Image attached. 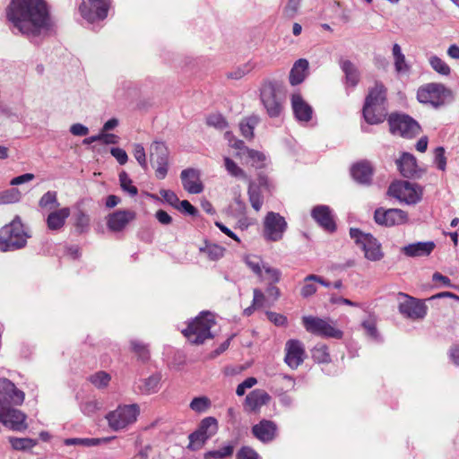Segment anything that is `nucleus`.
I'll use <instances>...</instances> for the list:
<instances>
[{
	"label": "nucleus",
	"instance_id": "39448f33",
	"mask_svg": "<svg viewBox=\"0 0 459 459\" xmlns=\"http://www.w3.org/2000/svg\"><path fill=\"white\" fill-rule=\"evenodd\" d=\"M302 325L307 332L324 338L342 339L343 333L328 319L314 316L302 317Z\"/></svg>",
	"mask_w": 459,
	"mask_h": 459
},
{
	"label": "nucleus",
	"instance_id": "4c0bfd02",
	"mask_svg": "<svg viewBox=\"0 0 459 459\" xmlns=\"http://www.w3.org/2000/svg\"><path fill=\"white\" fill-rule=\"evenodd\" d=\"M115 437H103V438H75V439H67L65 443L67 445H74L80 444L86 446H94L108 444Z\"/></svg>",
	"mask_w": 459,
	"mask_h": 459
},
{
	"label": "nucleus",
	"instance_id": "bb28decb",
	"mask_svg": "<svg viewBox=\"0 0 459 459\" xmlns=\"http://www.w3.org/2000/svg\"><path fill=\"white\" fill-rule=\"evenodd\" d=\"M351 174L358 182L368 184L371 180L373 168L369 161L362 160L352 166Z\"/></svg>",
	"mask_w": 459,
	"mask_h": 459
},
{
	"label": "nucleus",
	"instance_id": "f704fd0d",
	"mask_svg": "<svg viewBox=\"0 0 459 459\" xmlns=\"http://www.w3.org/2000/svg\"><path fill=\"white\" fill-rule=\"evenodd\" d=\"M4 388L6 391V394L12 403L16 405L22 404L24 401V393L16 388V386L9 382H4Z\"/></svg>",
	"mask_w": 459,
	"mask_h": 459
},
{
	"label": "nucleus",
	"instance_id": "79ce46f5",
	"mask_svg": "<svg viewBox=\"0 0 459 459\" xmlns=\"http://www.w3.org/2000/svg\"><path fill=\"white\" fill-rule=\"evenodd\" d=\"M429 64L433 70H435L439 74L449 75L451 73V69L448 65L437 56H432L429 57Z\"/></svg>",
	"mask_w": 459,
	"mask_h": 459
},
{
	"label": "nucleus",
	"instance_id": "a19ab883",
	"mask_svg": "<svg viewBox=\"0 0 459 459\" xmlns=\"http://www.w3.org/2000/svg\"><path fill=\"white\" fill-rule=\"evenodd\" d=\"M59 205L56 192L48 191L39 200V206L45 209H56Z\"/></svg>",
	"mask_w": 459,
	"mask_h": 459
},
{
	"label": "nucleus",
	"instance_id": "58836bf2",
	"mask_svg": "<svg viewBox=\"0 0 459 459\" xmlns=\"http://www.w3.org/2000/svg\"><path fill=\"white\" fill-rule=\"evenodd\" d=\"M262 281L268 282L270 285L276 283L280 281L281 273L278 269L270 267V266H263V270L259 274Z\"/></svg>",
	"mask_w": 459,
	"mask_h": 459
},
{
	"label": "nucleus",
	"instance_id": "8fccbe9b",
	"mask_svg": "<svg viewBox=\"0 0 459 459\" xmlns=\"http://www.w3.org/2000/svg\"><path fill=\"white\" fill-rule=\"evenodd\" d=\"M211 406V401L207 397H196L191 403L190 407L195 411H204Z\"/></svg>",
	"mask_w": 459,
	"mask_h": 459
},
{
	"label": "nucleus",
	"instance_id": "603ef678",
	"mask_svg": "<svg viewBox=\"0 0 459 459\" xmlns=\"http://www.w3.org/2000/svg\"><path fill=\"white\" fill-rule=\"evenodd\" d=\"M160 195L162 197V200L176 208L178 204H179V198L177 194L171 190L160 189Z\"/></svg>",
	"mask_w": 459,
	"mask_h": 459
},
{
	"label": "nucleus",
	"instance_id": "864d4df0",
	"mask_svg": "<svg viewBox=\"0 0 459 459\" xmlns=\"http://www.w3.org/2000/svg\"><path fill=\"white\" fill-rule=\"evenodd\" d=\"M21 198V193L18 189L13 188L4 192L0 195V201L4 204L15 203Z\"/></svg>",
	"mask_w": 459,
	"mask_h": 459
},
{
	"label": "nucleus",
	"instance_id": "7ed1b4c3",
	"mask_svg": "<svg viewBox=\"0 0 459 459\" xmlns=\"http://www.w3.org/2000/svg\"><path fill=\"white\" fill-rule=\"evenodd\" d=\"M27 237L20 217L16 216L11 223L0 229V251L6 252L23 247Z\"/></svg>",
	"mask_w": 459,
	"mask_h": 459
},
{
	"label": "nucleus",
	"instance_id": "69168bd1",
	"mask_svg": "<svg viewBox=\"0 0 459 459\" xmlns=\"http://www.w3.org/2000/svg\"><path fill=\"white\" fill-rule=\"evenodd\" d=\"M175 209L192 216H195L197 212L196 208L193 206L187 200L179 201V204H178Z\"/></svg>",
	"mask_w": 459,
	"mask_h": 459
},
{
	"label": "nucleus",
	"instance_id": "4d7b16f0",
	"mask_svg": "<svg viewBox=\"0 0 459 459\" xmlns=\"http://www.w3.org/2000/svg\"><path fill=\"white\" fill-rule=\"evenodd\" d=\"M312 356H313L314 359L318 362H327L329 360V354L327 352V348L325 345L316 347L312 351Z\"/></svg>",
	"mask_w": 459,
	"mask_h": 459
},
{
	"label": "nucleus",
	"instance_id": "473e14b6",
	"mask_svg": "<svg viewBox=\"0 0 459 459\" xmlns=\"http://www.w3.org/2000/svg\"><path fill=\"white\" fill-rule=\"evenodd\" d=\"M197 430L201 432L206 439H209L216 434L218 430V421L213 417H207L201 421Z\"/></svg>",
	"mask_w": 459,
	"mask_h": 459
},
{
	"label": "nucleus",
	"instance_id": "cd10ccee",
	"mask_svg": "<svg viewBox=\"0 0 459 459\" xmlns=\"http://www.w3.org/2000/svg\"><path fill=\"white\" fill-rule=\"evenodd\" d=\"M156 153L160 154V161L155 169L156 177L160 179H163L168 172V152L167 148L162 143H155L152 146Z\"/></svg>",
	"mask_w": 459,
	"mask_h": 459
},
{
	"label": "nucleus",
	"instance_id": "09e8293b",
	"mask_svg": "<svg viewBox=\"0 0 459 459\" xmlns=\"http://www.w3.org/2000/svg\"><path fill=\"white\" fill-rule=\"evenodd\" d=\"M10 443L12 446L16 450L31 448L35 445V442L30 438L11 437Z\"/></svg>",
	"mask_w": 459,
	"mask_h": 459
},
{
	"label": "nucleus",
	"instance_id": "2f4dec72",
	"mask_svg": "<svg viewBox=\"0 0 459 459\" xmlns=\"http://www.w3.org/2000/svg\"><path fill=\"white\" fill-rule=\"evenodd\" d=\"M421 132L420 124L411 117L403 114V137L414 138Z\"/></svg>",
	"mask_w": 459,
	"mask_h": 459
},
{
	"label": "nucleus",
	"instance_id": "6e6d98bb",
	"mask_svg": "<svg viewBox=\"0 0 459 459\" xmlns=\"http://www.w3.org/2000/svg\"><path fill=\"white\" fill-rule=\"evenodd\" d=\"M207 124L218 129H224L227 122L221 114H212L207 117Z\"/></svg>",
	"mask_w": 459,
	"mask_h": 459
},
{
	"label": "nucleus",
	"instance_id": "6e6552de",
	"mask_svg": "<svg viewBox=\"0 0 459 459\" xmlns=\"http://www.w3.org/2000/svg\"><path fill=\"white\" fill-rule=\"evenodd\" d=\"M110 4V0H81L78 10L83 19L95 22L107 17Z\"/></svg>",
	"mask_w": 459,
	"mask_h": 459
},
{
	"label": "nucleus",
	"instance_id": "a211bd4d",
	"mask_svg": "<svg viewBox=\"0 0 459 459\" xmlns=\"http://www.w3.org/2000/svg\"><path fill=\"white\" fill-rule=\"evenodd\" d=\"M254 437L262 442H270L276 437L277 427L276 424L268 420H262L259 423L252 428Z\"/></svg>",
	"mask_w": 459,
	"mask_h": 459
},
{
	"label": "nucleus",
	"instance_id": "4468645a",
	"mask_svg": "<svg viewBox=\"0 0 459 459\" xmlns=\"http://www.w3.org/2000/svg\"><path fill=\"white\" fill-rule=\"evenodd\" d=\"M428 307L424 302L403 293V314L413 320H422L427 315Z\"/></svg>",
	"mask_w": 459,
	"mask_h": 459
},
{
	"label": "nucleus",
	"instance_id": "c9c22d12",
	"mask_svg": "<svg viewBox=\"0 0 459 459\" xmlns=\"http://www.w3.org/2000/svg\"><path fill=\"white\" fill-rule=\"evenodd\" d=\"M200 252L205 254L211 260H218L224 255L225 248L217 244L207 243L204 247L200 248Z\"/></svg>",
	"mask_w": 459,
	"mask_h": 459
},
{
	"label": "nucleus",
	"instance_id": "e2e57ef3",
	"mask_svg": "<svg viewBox=\"0 0 459 459\" xmlns=\"http://www.w3.org/2000/svg\"><path fill=\"white\" fill-rule=\"evenodd\" d=\"M257 380L255 377H247L241 384H239L237 387L236 393L238 396H242L245 394L247 389L252 388L255 385H256Z\"/></svg>",
	"mask_w": 459,
	"mask_h": 459
},
{
	"label": "nucleus",
	"instance_id": "e433bc0d",
	"mask_svg": "<svg viewBox=\"0 0 459 459\" xmlns=\"http://www.w3.org/2000/svg\"><path fill=\"white\" fill-rule=\"evenodd\" d=\"M224 167L227 172L234 178L247 179V176L243 169H241L234 160L229 157H224Z\"/></svg>",
	"mask_w": 459,
	"mask_h": 459
},
{
	"label": "nucleus",
	"instance_id": "9d476101",
	"mask_svg": "<svg viewBox=\"0 0 459 459\" xmlns=\"http://www.w3.org/2000/svg\"><path fill=\"white\" fill-rule=\"evenodd\" d=\"M350 234L351 238L363 249L368 259L377 261L382 258L381 247L371 235L364 234L357 229H351Z\"/></svg>",
	"mask_w": 459,
	"mask_h": 459
},
{
	"label": "nucleus",
	"instance_id": "f03ea898",
	"mask_svg": "<svg viewBox=\"0 0 459 459\" xmlns=\"http://www.w3.org/2000/svg\"><path fill=\"white\" fill-rule=\"evenodd\" d=\"M214 325V316L210 312H202L188 324L182 333L191 343L202 344L212 338L211 329Z\"/></svg>",
	"mask_w": 459,
	"mask_h": 459
},
{
	"label": "nucleus",
	"instance_id": "412c9836",
	"mask_svg": "<svg viewBox=\"0 0 459 459\" xmlns=\"http://www.w3.org/2000/svg\"><path fill=\"white\" fill-rule=\"evenodd\" d=\"M69 207L54 209L49 212L47 218L48 229L52 231L60 230L65 224L66 219L70 216Z\"/></svg>",
	"mask_w": 459,
	"mask_h": 459
},
{
	"label": "nucleus",
	"instance_id": "ea45409f",
	"mask_svg": "<svg viewBox=\"0 0 459 459\" xmlns=\"http://www.w3.org/2000/svg\"><path fill=\"white\" fill-rule=\"evenodd\" d=\"M119 183L124 192H126L131 196H134L137 195L138 189L134 185L132 179L129 178L126 171H122L119 173Z\"/></svg>",
	"mask_w": 459,
	"mask_h": 459
},
{
	"label": "nucleus",
	"instance_id": "423d86ee",
	"mask_svg": "<svg viewBox=\"0 0 459 459\" xmlns=\"http://www.w3.org/2000/svg\"><path fill=\"white\" fill-rule=\"evenodd\" d=\"M420 102L437 108L453 99L452 91L441 83H428L418 90Z\"/></svg>",
	"mask_w": 459,
	"mask_h": 459
},
{
	"label": "nucleus",
	"instance_id": "4be33fe9",
	"mask_svg": "<svg viewBox=\"0 0 459 459\" xmlns=\"http://www.w3.org/2000/svg\"><path fill=\"white\" fill-rule=\"evenodd\" d=\"M424 188L421 185L403 180V204L414 205L420 203L423 196Z\"/></svg>",
	"mask_w": 459,
	"mask_h": 459
},
{
	"label": "nucleus",
	"instance_id": "052dcab7",
	"mask_svg": "<svg viewBox=\"0 0 459 459\" xmlns=\"http://www.w3.org/2000/svg\"><path fill=\"white\" fill-rule=\"evenodd\" d=\"M387 196L402 200V183L399 180L392 182L387 191Z\"/></svg>",
	"mask_w": 459,
	"mask_h": 459
},
{
	"label": "nucleus",
	"instance_id": "dca6fc26",
	"mask_svg": "<svg viewBox=\"0 0 459 459\" xmlns=\"http://www.w3.org/2000/svg\"><path fill=\"white\" fill-rule=\"evenodd\" d=\"M184 189L190 194H200L204 190L203 182L200 179V172L195 169H186L180 175Z\"/></svg>",
	"mask_w": 459,
	"mask_h": 459
},
{
	"label": "nucleus",
	"instance_id": "f257e3e1",
	"mask_svg": "<svg viewBox=\"0 0 459 459\" xmlns=\"http://www.w3.org/2000/svg\"><path fill=\"white\" fill-rule=\"evenodd\" d=\"M6 16L21 33L29 37L40 35L50 24L45 0H12Z\"/></svg>",
	"mask_w": 459,
	"mask_h": 459
},
{
	"label": "nucleus",
	"instance_id": "5701e85b",
	"mask_svg": "<svg viewBox=\"0 0 459 459\" xmlns=\"http://www.w3.org/2000/svg\"><path fill=\"white\" fill-rule=\"evenodd\" d=\"M363 117L367 123L377 125L382 123L386 117V108L385 105H370L364 103Z\"/></svg>",
	"mask_w": 459,
	"mask_h": 459
},
{
	"label": "nucleus",
	"instance_id": "c03bdc74",
	"mask_svg": "<svg viewBox=\"0 0 459 459\" xmlns=\"http://www.w3.org/2000/svg\"><path fill=\"white\" fill-rule=\"evenodd\" d=\"M342 67L346 74L347 82L351 83V86H355L359 82V75L352 64L349 61H345L342 63Z\"/></svg>",
	"mask_w": 459,
	"mask_h": 459
},
{
	"label": "nucleus",
	"instance_id": "de8ad7c7",
	"mask_svg": "<svg viewBox=\"0 0 459 459\" xmlns=\"http://www.w3.org/2000/svg\"><path fill=\"white\" fill-rule=\"evenodd\" d=\"M256 123L257 119L255 117H248L243 120L240 123L242 135L246 138H252L254 134L253 130Z\"/></svg>",
	"mask_w": 459,
	"mask_h": 459
},
{
	"label": "nucleus",
	"instance_id": "338daca9",
	"mask_svg": "<svg viewBox=\"0 0 459 459\" xmlns=\"http://www.w3.org/2000/svg\"><path fill=\"white\" fill-rule=\"evenodd\" d=\"M268 319L277 326H283L287 324V317L275 312H267Z\"/></svg>",
	"mask_w": 459,
	"mask_h": 459
},
{
	"label": "nucleus",
	"instance_id": "13d9d810",
	"mask_svg": "<svg viewBox=\"0 0 459 459\" xmlns=\"http://www.w3.org/2000/svg\"><path fill=\"white\" fill-rule=\"evenodd\" d=\"M435 163L440 170H445L446 166V159L445 157V149L443 147H437L434 151Z\"/></svg>",
	"mask_w": 459,
	"mask_h": 459
},
{
	"label": "nucleus",
	"instance_id": "3c124183",
	"mask_svg": "<svg viewBox=\"0 0 459 459\" xmlns=\"http://www.w3.org/2000/svg\"><path fill=\"white\" fill-rule=\"evenodd\" d=\"M74 225L82 232L85 230L90 224L89 216L82 211H79L74 215Z\"/></svg>",
	"mask_w": 459,
	"mask_h": 459
},
{
	"label": "nucleus",
	"instance_id": "0eeeda50",
	"mask_svg": "<svg viewBox=\"0 0 459 459\" xmlns=\"http://www.w3.org/2000/svg\"><path fill=\"white\" fill-rule=\"evenodd\" d=\"M261 100L271 117H280L283 111L284 100L280 96L279 90L273 82H264L261 88Z\"/></svg>",
	"mask_w": 459,
	"mask_h": 459
},
{
	"label": "nucleus",
	"instance_id": "f8f14e48",
	"mask_svg": "<svg viewBox=\"0 0 459 459\" xmlns=\"http://www.w3.org/2000/svg\"><path fill=\"white\" fill-rule=\"evenodd\" d=\"M284 360L291 368H297L303 361L306 351L303 343L299 340H289L285 344Z\"/></svg>",
	"mask_w": 459,
	"mask_h": 459
},
{
	"label": "nucleus",
	"instance_id": "1a4fd4ad",
	"mask_svg": "<svg viewBox=\"0 0 459 459\" xmlns=\"http://www.w3.org/2000/svg\"><path fill=\"white\" fill-rule=\"evenodd\" d=\"M287 229V222L279 213L269 212L264 221V237L268 241H279Z\"/></svg>",
	"mask_w": 459,
	"mask_h": 459
},
{
	"label": "nucleus",
	"instance_id": "680f3d73",
	"mask_svg": "<svg viewBox=\"0 0 459 459\" xmlns=\"http://www.w3.org/2000/svg\"><path fill=\"white\" fill-rule=\"evenodd\" d=\"M134 156L138 163L143 168L147 169V160L144 148L141 144H135L134 148Z\"/></svg>",
	"mask_w": 459,
	"mask_h": 459
},
{
	"label": "nucleus",
	"instance_id": "7c9ffc66",
	"mask_svg": "<svg viewBox=\"0 0 459 459\" xmlns=\"http://www.w3.org/2000/svg\"><path fill=\"white\" fill-rule=\"evenodd\" d=\"M235 450V445L230 442L219 447L218 449L208 451L204 454V459H226L230 458Z\"/></svg>",
	"mask_w": 459,
	"mask_h": 459
},
{
	"label": "nucleus",
	"instance_id": "37998d69",
	"mask_svg": "<svg viewBox=\"0 0 459 459\" xmlns=\"http://www.w3.org/2000/svg\"><path fill=\"white\" fill-rule=\"evenodd\" d=\"M389 131L392 134H402V116L398 113H392L388 117Z\"/></svg>",
	"mask_w": 459,
	"mask_h": 459
},
{
	"label": "nucleus",
	"instance_id": "2eb2a0df",
	"mask_svg": "<svg viewBox=\"0 0 459 459\" xmlns=\"http://www.w3.org/2000/svg\"><path fill=\"white\" fill-rule=\"evenodd\" d=\"M241 145H243L241 141H237L235 144H233V146L240 150V152L237 153V156L243 160L244 164L250 165L255 169L264 167L265 156L263 152L248 148L242 149Z\"/></svg>",
	"mask_w": 459,
	"mask_h": 459
},
{
	"label": "nucleus",
	"instance_id": "c756f323",
	"mask_svg": "<svg viewBox=\"0 0 459 459\" xmlns=\"http://www.w3.org/2000/svg\"><path fill=\"white\" fill-rule=\"evenodd\" d=\"M386 101V90L383 84L377 82L370 88L366 97L365 103L370 105H385Z\"/></svg>",
	"mask_w": 459,
	"mask_h": 459
},
{
	"label": "nucleus",
	"instance_id": "c85d7f7f",
	"mask_svg": "<svg viewBox=\"0 0 459 459\" xmlns=\"http://www.w3.org/2000/svg\"><path fill=\"white\" fill-rule=\"evenodd\" d=\"M308 62L306 59H299L293 65L290 73V82L291 85L299 84L307 74Z\"/></svg>",
	"mask_w": 459,
	"mask_h": 459
},
{
	"label": "nucleus",
	"instance_id": "72a5a7b5",
	"mask_svg": "<svg viewBox=\"0 0 459 459\" xmlns=\"http://www.w3.org/2000/svg\"><path fill=\"white\" fill-rule=\"evenodd\" d=\"M317 283L325 284L324 281L320 277L314 274L308 275L304 281V285L301 289V295L303 297H309L313 295L316 291Z\"/></svg>",
	"mask_w": 459,
	"mask_h": 459
},
{
	"label": "nucleus",
	"instance_id": "f3484780",
	"mask_svg": "<svg viewBox=\"0 0 459 459\" xmlns=\"http://www.w3.org/2000/svg\"><path fill=\"white\" fill-rule=\"evenodd\" d=\"M271 396L262 389L250 392L244 403V409L249 412H258L261 407L269 403Z\"/></svg>",
	"mask_w": 459,
	"mask_h": 459
},
{
	"label": "nucleus",
	"instance_id": "393cba45",
	"mask_svg": "<svg viewBox=\"0 0 459 459\" xmlns=\"http://www.w3.org/2000/svg\"><path fill=\"white\" fill-rule=\"evenodd\" d=\"M433 241L416 242L403 247V254L410 257L428 256L434 250Z\"/></svg>",
	"mask_w": 459,
	"mask_h": 459
},
{
	"label": "nucleus",
	"instance_id": "0e129e2a",
	"mask_svg": "<svg viewBox=\"0 0 459 459\" xmlns=\"http://www.w3.org/2000/svg\"><path fill=\"white\" fill-rule=\"evenodd\" d=\"M160 383V377L157 376L150 377L142 386V390L145 393H153L157 390Z\"/></svg>",
	"mask_w": 459,
	"mask_h": 459
},
{
	"label": "nucleus",
	"instance_id": "a878e982",
	"mask_svg": "<svg viewBox=\"0 0 459 459\" xmlns=\"http://www.w3.org/2000/svg\"><path fill=\"white\" fill-rule=\"evenodd\" d=\"M425 173V169L420 168L414 155L403 152V178L418 179Z\"/></svg>",
	"mask_w": 459,
	"mask_h": 459
},
{
	"label": "nucleus",
	"instance_id": "b1692460",
	"mask_svg": "<svg viewBox=\"0 0 459 459\" xmlns=\"http://www.w3.org/2000/svg\"><path fill=\"white\" fill-rule=\"evenodd\" d=\"M291 104L295 117L299 121L307 122L312 118V108L303 100L300 94L292 95Z\"/></svg>",
	"mask_w": 459,
	"mask_h": 459
},
{
	"label": "nucleus",
	"instance_id": "a18cd8bd",
	"mask_svg": "<svg viewBox=\"0 0 459 459\" xmlns=\"http://www.w3.org/2000/svg\"><path fill=\"white\" fill-rule=\"evenodd\" d=\"M110 380V375L104 371H99L90 377V381L97 387L107 386Z\"/></svg>",
	"mask_w": 459,
	"mask_h": 459
},
{
	"label": "nucleus",
	"instance_id": "aec40b11",
	"mask_svg": "<svg viewBox=\"0 0 459 459\" xmlns=\"http://www.w3.org/2000/svg\"><path fill=\"white\" fill-rule=\"evenodd\" d=\"M375 221L383 226L391 227L402 221V212L398 209L384 210L378 208L374 214Z\"/></svg>",
	"mask_w": 459,
	"mask_h": 459
},
{
	"label": "nucleus",
	"instance_id": "774afa93",
	"mask_svg": "<svg viewBox=\"0 0 459 459\" xmlns=\"http://www.w3.org/2000/svg\"><path fill=\"white\" fill-rule=\"evenodd\" d=\"M110 152L119 164L124 165L127 162L128 156L126 151H124L123 149L112 148Z\"/></svg>",
	"mask_w": 459,
	"mask_h": 459
},
{
	"label": "nucleus",
	"instance_id": "49530a36",
	"mask_svg": "<svg viewBox=\"0 0 459 459\" xmlns=\"http://www.w3.org/2000/svg\"><path fill=\"white\" fill-rule=\"evenodd\" d=\"M206 440V437L196 429L189 436L188 448L194 451L199 450L203 447Z\"/></svg>",
	"mask_w": 459,
	"mask_h": 459
},
{
	"label": "nucleus",
	"instance_id": "6ab92c4d",
	"mask_svg": "<svg viewBox=\"0 0 459 459\" xmlns=\"http://www.w3.org/2000/svg\"><path fill=\"white\" fill-rule=\"evenodd\" d=\"M312 217L325 230L333 232L335 230V222L329 207L325 205L316 206L312 210Z\"/></svg>",
	"mask_w": 459,
	"mask_h": 459
},
{
	"label": "nucleus",
	"instance_id": "ddd939ff",
	"mask_svg": "<svg viewBox=\"0 0 459 459\" xmlns=\"http://www.w3.org/2000/svg\"><path fill=\"white\" fill-rule=\"evenodd\" d=\"M136 217L132 210H117L107 217V226L111 231L123 230Z\"/></svg>",
	"mask_w": 459,
	"mask_h": 459
},
{
	"label": "nucleus",
	"instance_id": "20e7f679",
	"mask_svg": "<svg viewBox=\"0 0 459 459\" xmlns=\"http://www.w3.org/2000/svg\"><path fill=\"white\" fill-rule=\"evenodd\" d=\"M140 414L137 404L120 405L116 410L107 414L108 426L113 430H122L134 424Z\"/></svg>",
	"mask_w": 459,
	"mask_h": 459
},
{
	"label": "nucleus",
	"instance_id": "5fc2aeb1",
	"mask_svg": "<svg viewBox=\"0 0 459 459\" xmlns=\"http://www.w3.org/2000/svg\"><path fill=\"white\" fill-rule=\"evenodd\" d=\"M236 459H260V456L253 448L243 446L238 451Z\"/></svg>",
	"mask_w": 459,
	"mask_h": 459
},
{
	"label": "nucleus",
	"instance_id": "9b49d317",
	"mask_svg": "<svg viewBox=\"0 0 459 459\" xmlns=\"http://www.w3.org/2000/svg\"><path fill=\"white\" fill-rule=\"evenodd\" d=\"M0 420L7 428L22 431L26 429V415L21 411L7 407L0 402Z\"/></svg>",
	"mask_w": 459,
	"mask_h": 459
},
{
	"label": "nucleus",
	"instance_id": "bf43d9fd",
	"mask_svg": "<svg viewBox=\"0 0 459 459\" xmlns=\"http://www.w3.org/2000/svg\"><path fill=\"white\" fill-rule=\"evenodd\" d=\"M249 199L250 203L252 204V207L255 211H259L263 205V197L259 193H257L254 188L253 186H250L249 191Z\"/></svg>",
	"mask_w": 459,
	"mask_h": 459
}]
</instances>
